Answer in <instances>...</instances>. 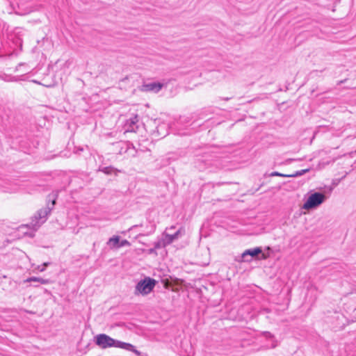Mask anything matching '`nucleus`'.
Wrapping results in <instances>:
<instances>
[{
  "instance_id": "obj_1",
  "label": "nucleus",
  "mask_w": 356,
  "mask_h": 356,
  "mask_svg": "<svg viewBox=\"0 0 356 356\" xmlns=\"http://www.w3.org/2000/svg\"><path fill=\"white\" fill-rule=\"evenodd\" d=\"M95 343L101 348L106 349L111 347L122 348L127 350L132 351L136 355H140V353L135 349V347L131 343L115 340L106 334H99L95 337Z\"/></svg>"
},
{
  "instance_id": "obj_2",
  "label": "nucleus",
  "mask_w": 356,
  "mask_h": 356,
  "mask_svg": "<svg viewBox=\"0 0 356 356\" xmlns=\"http://www.w3.org/2000/svg\"><path fill=\"white\" fill-rule=\"evenodd\" d=\"M49 200H51V204H48L45 208L39 210L38 213L34 216V219L31 222L33 227L36 228L43 224L47 220V216L50 214L51 210L53 209L56 204V197L54 195H49Z\"/></svg>"
},
{
  "instance_id": "obj_3",
  "label": "nucleus",
  "mask_w": 356,
  "mask_h": 356,
  "mask_svg": "<svg viewBox=\"0 0 356 356\" xmlns=\"http://www.w3.org/2000/svg\"><path fill=\"white\" fill-rule=\"evenodd\" d=\"M156 281L151 277H145L140 280L135 287V295L141 294L145 296L149 294L154 288Z\"/></svg>"
},
{
  "instance_id": "obj_4",
  "label": "nucleus",
  "mask_w": 356,
  "mask_h": 356,
  "mask_svg": "<svg viewBox=\"0 0 356 356\" xmlns=\"http://www.w3.org/2000/svg\"><path fill=\"white\" fill-rule=\"evenodd\" d=\"M326 197L324 194L318 192L314 193L309 196L307 201L304 203L302 209L306 210L315 209L323 203Z\"/></svg>"
},
{
  "instance_id": "obj_5",
  "label": "nucleus",
  "mask_w": 356,
  "mask_h": 356,
  "mask_svg": "<svg viewBox=\"0 0 356 356\" xmlns=\"http://www.w3.org/2000/svg\"><path fill=\"white\" fill-rule=\"evenodd\" d=\"M184 234V231L181 229H178L173 234H169L167 232H165L163 234V238L164 241L165 242V244L167 245L172 243L174 241L179 238V237Z\"/></svg>"
},
{
  "instance_id": "obj_6",
  "label": "nucleus",
  "mask_w": 356,
  "mask_h": 356,
  "mask_svg": "<svg viewBox=\"0 0 356 356\" xmlns=\"http://www.w3.org/2000/svg\"><path fill=\"white\" fill-rule=\"evenodd\" d=\"M163 84L159 82H151L145 83L143 86V90L145 92H154L155 93L159 92L163 88Z\"/></svg>"
},
{
  "instance_id": "obj_7",
  "label": "nucleus",
  "mask_w": 356,
  "mask_h": 356,
  "mask_svg": "<svg viewBox=\"0 0 356 356\" xmlns=\"http://www.w3.org/2000/svg\"><path fill=\"white\" fill-rule=\"evenodd\" d=\"M262 252L261 248L257 247L252 249H248L241 254V260L243 261H249L250 259H248L247 257L250 256L252 257H256Z\"/></svg>"
},
{
  "instance_id": "obj_8",
  "label": "nucleus",
  "mask_w": 356,
  "mask_h": 356,
  "mask_svg": "<svg viewBox=\"0 0 356 356\" xmlns=\"http://www.w3.org/2000/svg\"><path fill=\"white\" fill-rule=\"evenodd\" d=\"M137 122L138 119L136 116L128 120L125 124L126 131H135V128L136 127V124Z\"/></svg>"
},
{
  "instance_id": "obj_9",
  "label": "nucleus",
  "mask_w": 356,
  "mask_h": 356,
  "mask_svg": "<svg viewBox=\"0 0 356 356\" xmlns=\"http://www.w3.org/2000/svg\"><path fill=\"white\" fill-rule=\"evenodd\" d=\"M26 282H38L41 284H47L50 282L49 280L48 279H43L41 277H31L26 280Z\"/></svg>"
},
{
  "instance_id": "obj_10",
  "label": "nucleus",
  "mask_w": 356,
  "mask_h": 356,
  "mask_svg": "<svg viewBox=\"0 0 356 356\" xmlns=\"http://www.w3.org/2000/svg\"><path fill=\"white\" fill-rule=\"evenodd\" d=\"M120 243V236H115L109 238L107 244L110 245L111 248H118V245Z\"/></svg>"
},
{
  "instance_id": "obj_11",
  "label": "nucleus",
  "mask_w": 356,
  "mask_h": 356,
  "mask_svg": "<svg viewBox=\"0 0 356 356\" xmlns=\"http://www.w3.org/2000/svg\"><path fill=\"white\" fill-rule=\"evenodd\" d=\"M309 169H304L296 171L295 173L289 175V177H297L303 175L305 173L309 172Z\"/></svg>"
},
{
  "instance_id": "obj_12",
  "label": "nucleus",
  "mask_w": 356,
  "mask_h": 356,
  "mask_svg": "<svg viewBox=\"0 0 356 356\" xmlns=\"http://www.w3.org/2000/svg\"><path fill=\"white\" fill-rule=\"evenodd\" d=\"M165 246H167V245L165 244V242L164 241L163 238L154 243V249H160Z\"/></svg>"
},
{
  "instance_id": "obj_13",
  "label": "nucleus",
  "mask_w": 356,
  "mask_h": 356,
  "mask_svg": "<svg viewBox=\"0 0 356 356\" xmlns=\"http://www.w3.org/2000/svg\"><path fill=\"white\" fill-rule=\"evenodd\" d=\"M101 171L105 174L110 175L115 171V169L111 166H108L103 168L102 169H101Z\"/></svg>"
},
{
  "instance_id": "obj_14",
  "label": "nucleus",
  "mask_w": 356,
  "mask_h": 356,
  "mask_svg": "<svg viewBox=\"0 0 356 356\" xmlns=\"http://www.w3.org/2000/svg\"><path fill=\"white\" fill-rule=\"evenodd\" d=\"M50 265L49 262H44L40 266H38L36 267V269L38 270L40 272H43L45 270L46 268Z\"/></svg>"
},
{
  "instance_id": "obj_15",
  "label": "nucleus",
  "mask_w": 356,
  "mask_h": 356,
  "mask_svg": "<svg viewBox=\"0 0 356 356\" xmlns=\"http://www.w3.org/2000/svg\"><path fill=\"white\" fill-rule=\"evenodd\" d=\"M270 177H289V175L282 174L278 172H273L270 175Z\"/></svg>"
},
{
  "instance_id": "obj_16",
  "label": "nucleus",
  "mask_w": 356,
  "mask_h": 356,
  "mask_svg": "<svg viewBox=\"0 0 356 356\" xmlns=\"http://www.w3.org/2000/svg\"><path fill=\"white\" fill-rule=\"evenodd\" d=\"M131 243L126 239L120 241L118 245V248L124 247V246H130Z\"/></svg>"
},
{
  "instance_id": "obj_17",
  "label": "nucleus",
  "mask_w": 356,
  "mask_h": 356,
  "mask_svg": "<svg viewBox=\"0 0 356 356\" xmlns=\"http://www.w3.org/2000/svg\"><path fill=\"white\" fill-rule=\"evenodd\" d=\"M19 80H24V79H21L19 76H14L10 81H18Z\"/></svg>"
},
{
  "instance_id": "obj_18",
  "label": "nucleus",
  "mask_w": 356,
  "mask_h": 356,
  "mask_svg": "<svg viewBox=\"0 0 356 356\" xmlns=\"http://www.w3.org/2000/svg\"><path fill=\"white\" fill-rule=\"evenodd\" d=\"M25 63H19L17 66L15 67V71H19L20 67L22 66H25Z\"/></svg>"
},
{
  "instance_id": "obj_19",
  "label": "nucleus",
  "mask_w": 356,
  "mask_h": 356,
  "mask_svg": "<svg viewBox=\"0 0 356 356\" xmlns=\"http://www.w3.org/2000/svg\"><path fill=\"white\" fill-rule=\"evenodd\" d=\"M175 229V227H174V226H171L170 227L167 228V229H166V230H167V231H170V230H172V229Z\"/></svg>"
},
{
  "instance_id": "obj_20",
  "label": "nucleus",
  "mask_w": 356,
  "mask_h": 356,
  "mask_svg": "<svg viewBox=\"0 0 356 356\" xmlns=\"http://www.w3.org/2000/svg\"><path fill=\"white\" fill-rule=\"evenodd\" d=\"M154 250H155L154 248V249H150V250H149V253H153V252H154Z\"/></svg>"
},
{
  "instance_id": "obj_21",
  "label": "nucleus",
  "mask_w": 356,
  "mask_h": 356,
  "mask_svg": "<svg viewBox=\"0 0 356 356\" xmlns=\"http://www.w3.org/2000/svg\"><path fill=\"white\" fill-rule=\"evenodd\" d=\"M33 82H34V83H38V84H40V83H39L38 81H35V80H33Z\"/></svg>"
},
{
  "instance_id": "obj_22",
  "label": "nucleus",
  "mask_w": 356,
  "mask_h": 356,
  "mask_svg": "<svg viewBox=\"0 0 356 356\" xmlns=\"http://www.w3.org/2000/svg\"><path fill=\"white\" fill-rule=\"evenodd\" d=\"M267 334H268V337H271L270 333L268 332V333H267Z\"/></svg>"
},
{
  "instance_id": "obj_23",
  "label": "nucleus",
  "mask_w": 356,
  "mask_h": 356,
  "mask_svg": "<svg viewBox=\"0 0 356 356\" xmlns=\"http://www.w3.org/2000/svg\"><path fill=\"white\" fill-rule=\"evenodd\" d=\"M229 99H230V98H229V97H226V98H225V100L227 101V100H229Z\"/></svg>"
},
{
  "instance_id": "obj_24",
  "label": "nucleus",
  "mask_w": 356,
  "mask_h": 356,
  "mask_svg": "<svg viewBox=\"0 0 356 356\" xmlns=\"http://www.w3.org/2000/svg\"><path fill=\"white\" fill-rule=\"evenodd\" d=\"M25 72H26V73H28V72H29V70H25Z\"/></svg>"
}]
</instances>
